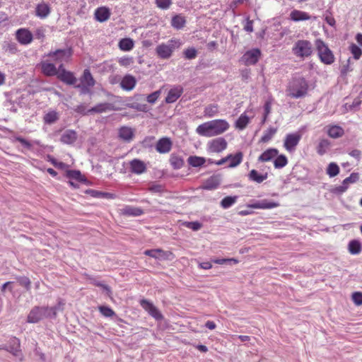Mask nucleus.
Segmentation results:
<instances>
[{"instance_id":"nucleus-44","label":"nucleus","mask_w":362,"mask_h":362,"mask_svg":"<svg viewBox=\"0 0 362 362\" xmlns=\"http://www.w3.org/2000/svg\"><path fill=\"white\" fill-rule=\"evenodd\" d=\"M249 117L245 113L242 114L235 122V127L239 129H244L249 123Z\"/></svg>"},{"instance_id":"nucleus-64","label":"nucleus","mask_w":362,"mask_h":362,"mask_svg":"<svg viewBox=\"0 0 362 362\" xmlns=\"http://www.w3.org/2000/svg\"><path fill=\"white\" fill-rule=\"evenodd\" d=\"M35 37L37 39L42 40L45 38V29L43 28H39L35 30Z\"/></svg>"},{"instance_id":"nucleus-16","label":"nucleus","mask_w":362,"mask_h":362,"mask_svg":"<svg viewBox=\"0 0 362 362\" xmlns=\"http://www.w3.org/2000/svg\"><path fill=\"white\" fill-rule=\"evenodd\" d=\"M359 179V175L356 173H352L349 177L345 178L341 185L336 187V191L339 193H343L346 191L351 183H354Z\"/></svg>"},{"instance_id":"nucleus-11","label":"nucleus","mask_w":362,"mask_h":362,"mask_svg":"<svg viewBox=\"0 0 362 362\" xmlns=\"http://www.w3.org/2000/svg\"><path fill=\"white\" fill-rule=\"evenodd\" d=\"M16 38L20 44L25 45L32 42L33 36L28 29L19 28L16 32Z\"/></svg>"},{"instance_id":"nucleus-34","label":"nucleus","mask_w":362,"mask_h":362,"mask_svg":"<svg viewBox=\"0 0 362 362\" xmlns=\"http://www.w3.org/2000/svg\"><path fill=\"white\" fill-rule=\"evenodd\" d=\"M227 156H230L228 161H230L228 164L229 168H235L241 163L243 161V154L242 152H237L235 155L229 154Z\"/></svg>"},{"instance_id":"nucleus-9","label":"nucleus","mask_w":362,"mask_h":362,"mask_svg":"<svg viewBox=\"0 0 362 362\" xmlns=\"http://www.w3.org/2000/svg\"><path fill=\"white\" fill-rule=\"evenodd\" d=\"M141 306L155 320H160L163 319V315L159 310L149 300L142 299L140 301Z\"/></svg>"},{"instance_id":"nucleus-22","label":"nucleus","mask_w":362,"mask_h":362,"mask_svg":"<svg viewBox=\"0 0 362 362\" xmlns=\"http://www.w3.org/2000/svg\"><path fill=\"white\" fill-rule=\"evenodd\" d=\"M144 254L146 256L158 259H168L170 254L161 249H153L146 250L144 252Z\"/></svg>"},{"instance_id":"nucleus-27","label":"nucleus","mask_w":362,"mask_h":362,"mask_svg":"<svg viewBox=\"0 0 362 362\" xmlns=\"http://www.w3.org/2000/svg\"><path fill=\"white\" fill-rule=\"evenodd\" d=\"M77 139V133L74 130H66L62 135L60 141L65 144H72Z\"/></svg>"},{"instance_id":"nucleus-7","label":"nucleus","mask_w":362,"mask_h":362,"mask_svg":"<svg viewBox=\"0 0 362 362\" xmlns=\"http://www.w3.org/2000/svg\"><path fill=\"white\" fill-rule=\"evenodd\" d=\"M301 136L302 135L299 132L286 134L284 139V147L288 152H293L299 144Z\"/></svg>"},{"instance_id":"nucleus-58","label":"nucleus","mask_w":362,"mask_h":362,"mask_svg":"<svg viewBox=\"0 0 362 362\" xmlns=\"http://www.w3.org/2000/svg\"><path fill=\"white\" fill-rule=\"evenodd\" d=\"M160 90H156L149 94L146 98L147 101L151 104L155 103L158 98L160 97Z\"/></svg>"},{"instance_id":"nucleus-24","label":"nucleus","mask_w":362,"mask_h":362,"mask_svg":"<svg viewBox=\"0 0 362 362\" xmlns=\"http://www.w3.org/2000/svg\"><path fill=\"white\" fill-rule=\"evenodd\" d=\"M51 12L49 5L45 2L38 4L35 8V15L40 18H45Z\"/></svg>"},{"instance_id":"nucleus-28","label":"nucleus","mask_w":362,"mask_h":362,"mask_svg":"<svg viewBox=\"0 0 362 362\" xmlns=\"http://www.w3.org/2000/svg\"><path fill=\"white\" fill-rule=\"evenodd\" d=\"M6 351L11 353L15 356H18L21 355V343L20 340L16 337H13L10 339V344Z\"/></svg>"},{"instance_id":"nucleus-15","label":"nucleus","mask_w":362,"mask_h":362,"mask_svg":"<svg viewBox=\"0 0 362 362\" xmlns=\"http://www.w3.org/2000/svg\"><path fill=\"white\" fill-rule=\"evenodd\" d=\"M110 9L106 6L98 7L94 13L95 20L100 23L107 21L110 18Z\"/></svg>"},{"instance_id":"nucleus-13","label":"nucleus","mask_w":362,"mask_h":362,"mask_svg":"<svg viewBox=\"0 0 362 362\" xmlns=\"http://www.w3.org/2000/svg\"><path fill=\"white\" fill-rule=\"evenodd\" d=\"M261 55V52L259 49H252L246 52L243 56V60L247 65L255 64Z\"/></svg>"},{"instance_id":"nucleus-23","label":"nucleus","mask_w":362,"mask_h":362,"mask_svg":"<svg viewBox=\"0 0 362 362\" xmlns=\"http://www.w3.org/2000/svg\"><path fill=\"white\" fill-rule=\"evenodd\" d=\"M114 105L110 103H103L96 105L95 107L89 109L90 114L103 113L107 111L115 110Z\"/></svg>"},{"instance_id":"nucleus-40","label":"nucleus","mask_w":362,"mask_h":362,"mask_svg":"<svg viewBox=\"0 0 362 362\" xmlns=\"http://www.w3.org/2000/svg\"><path fill=\"white\" fill-rule=\"evenodd\" d=\"M205 158L199 156H189L187 159V162L189 165L192 167H200L205 163Z\"/></svg>"},{"instance_id":"nucleus-46","label":"nucleus","mask_w":362,"mask_h":362,"mask_svg":"<svg viewBox=\"0 0 362 362\" xmlns=\"http://www.w3.org/2000/svg\"><path fill=\"white\" fill-rule=\"evenodd\" d=\"M327 174L330 177H334L335 176H337L339 173V168L338 166V165L335 163H330L327 168Z\"/></svg>"},{"instance_id":"nucleus-47","label":"nucleus","mask_w":362,"mask_h":362,"mask_svg":"<svg viewBox=\"0 0 362 362\" xmlns=\"http://www.w3.org/2000/svg\"><path fill=\"white\" fill-rule=\"evenodd\" d=\"M218 112V107L216 104H210L204 109L205 115L212 117L215 116Z\"/></svg>"},{"instance_id":"nucleus-18","label":"nucleus","mask_w":362,"mask_h":362,"mask_svg":"<svg viewBox=\"0 0 362 362\" xmlns=\"http://www.w3.org/2000/svg\"><path fill=\"white\" fill-rule=\"evenodd\" d=\"M172 148V141L169 138L163 137L159 139L156 145V150L160 153H167Z\"/></svg>"},{"instance_id":"nucleus-33","label":"nucleus","mask_w":362,"mask_h":362,"mask_svg":"<svg viewBox=\"0 0 362 362\" xmlns=\"http://www.w3.org/2000/svg\"><path fill=\"white\" fill-rule=\"evenodd\" d=\"M80 81L81 84L88 85V86H94L95 83V81L88 69H86L83 71Z\"/></svg>"},{"instance_id":"nucleus-50","label":"nucleus","mask_w":362,"mask_h":362,"mask_svg":"<svg viewBox=\"0 0 362 362\" xmlns=\"http://www.w3.org/2000/svg\"><path fill=\"white\" fill-rule=\"evenodd\" d=\"M351 53L355 59H359L362 55V49L355 44H351L349 47Z\"/></svg>"},{"instance_id":"nucleus-26","label":"nucleus","mask_w":362,"mask_h":362,"mask_svg":"<svg viewBox=\"0 0 362 362\" xmlns=\"http://www.w3.org/2000/svg\"><path fill=\"white\" fill-rule=\"evenodd\" d=\"M326 128L328 136L333 139L341 137L344 134V130L339 125H329Z\"/></svg>"},{"instance_id":"nucleus-60","label":"nucleus","mask_w":362,"mask_h":362,"mask_svg":"<svg viewBox=\"0 0 362 362\" xmlns=\"http://www.w3.org/2000/svg\"><path fill=\"white\" fill-rule=\"evenodd\" d=\"M245 21L244 30L247 33L253 32V21L250 20L249 16H247L245 18Z\"/></svg>"},{"instance_id":"nucleus-42","label":"nucleus","mask_w":362,"mask_h":362,"mask_svg":"<svg viewBox=\"0 0 362 362\" xmlns=\"http://www.w3.org/2000/svg\"><path fill=\"white\" fill-rule=\"evenodd\" d=\"M277 128L270 127L268 128L261 137L260 141L263 143H267L272 139L274 135L276 133Z\"/></svg>"},{"instance_id":"nucleus-61","label":"nucleus","mask_w":362,"mask_h":362,"mask_svg":"<svg viewBox=\"0 0 362 362\" xmlns=\"http://www.w3.org/2000/svg\"><path fill=\"white\" fill-rule=\"evenodd\" d=\"M352 299L356 305H362V293L354 292L352 295Z\"/></svg>"},{"instance_id":"nucleus-55","label":"nucleus","mask_w":362,"mask_h":362,"mask_svg":"<svg viewBox=\"0 0 362 362\" xmlns=\"http://www.w3.org/2000/svg\"><path fill=\"white\" fill-rule=\"evenodd\" d=\"M74 111L83 115L90 114L89 109L87 108V105L85 104H80L77 105L75 107Z\"/></svg>"},{"instance_id":"nucleus-36","label":"nucleus","mask_w":362,"mask_h":362,"mask_svg":"<svg viewBox=\"0 0 362 362\" xmlns=\"http://www.w3.org/2000/svg\"><path fill=\"white\" fill-rule=\"evenodd\" d=\"M348 249L351 255H358L361 252L362 245L359 240H352L349 243Z\"/></svg>"},{"instance_id":"nucleus-56","label":"nucleus","mask_w":362,"mask_h":362,"mask_svg":"<svg viewBox=\"0 0 362 362\" xmlns=\"http://www.w3.org/2000/svg\"><path fill=\"white\" fill-rule=\"evenodd\" d=\"M170 163L175 169H179L181 166V158L178 156L172 155L170 158Z\"/></svg>"},{"instance_id":"nucleus-14","label":"nucleus","mask_w":362,"mask_h":362,"mask_svg":"<svg viewBox=\"0 0 362 362\" xmlns=\"http://www.w3.org/2000/svg\"><path fill=\"white\" fill-rule=\"evenodd\" d=\"M129 168L130 171L136 175H141L147 170L146 164L138 158H134L129 162Z\"/></svg>"},{"instance_id":"nucleus-3","label":"nucleus","mask_w":362,"mask_h":362,"mask_svg":"<svg viewBox=\"0 0 362 362\" xmlns=\"http://www.w3.org/2000/svg\"><path fill=\"white\" fill-rule=\"evenodd\" d=\"M52 315L54 317L57 316L56 307H34L29 313L27 322L28 323H37L42 320L44 317H47Z\"/></svg>"},{"instance_id":"nucleus-48","label":"nucleus","mask_w":362,"mask_h":362,"mask_svg":"<svg viewBox=\"0 0 362 362\" xmlns=\"http://www.w3.org/2000/svg\"><path fill=\"white\" fill-rule=\"evenodd\" d=\"M16 279L19 284L23 286L27 291L30 290L31 287V281L30 279L27 276H18Z\"/></svg>"},{"instance_id":"nucleus-39","label":"nucleus","mask_w":362,"mask_h":362,"mask_svg":"<svg viewBox=\"0 0 362 362\" xmlns=\"http://www.w3.org/2000/svg\"><path fill=\"white\" fill-rule=\"evenodd\" d=\"M66 176L69 179L76 180L78 182H84L86 179L79 170H69L66 173Z\"/></svg>"},{"instance_id":"nucleus-5","label":"nucleus","mask_w":362,"mask_h":362,"mask_svg":"<svg viewBox=\"0 0 362 362\" xmlns=\"http://www.w3.org/2000/svg\"><path fill=\"white\" fill-rule=\"evenodd\" d=\"M315 46L321 62L325 64H332L334 62V56L332 50L321 39L315 40Z\"/></svg>"},{"instance_id":"nucleus-57","label":"nucleus","mask_w":362,"mask_h":362,"mask_svg":"<svg viewBox=\"0 0 362 362\" xmlns=\"http://www.w3.org/2000/svg\"><path fill=\"white\" fill-rule=\"evenodd\" d=\"M361 104V100H360V98H355L352 103L350 104V105H348V103L346 104V107H346L348 110H356V109H358L360 105Z\"/></svg>"},{"instance_id":"nucleus-6","label":"nucleus","mask_w":362,"mask_h":362,"mask_svg":"<svg viewBox=\"0 0 362 362\" xmlns=\"http://www.w3.org/2000/svg\"><path fill=\"white\" fill-rule=\"evenodd\" d=\"M179 46V40H171L167 44L162 43L157 46L156 52L158 57L166 59L171 57L173 52Z\"/></svg>"},{"instance_id":"nucleus-49","label":"nucleus","mask_w":362,"mask_h":362,"mask_svg":"<svg viewBox=\"0 0 362 362\" xmlns=\"http://www.w3.org/2000/svg\"><path fill=\"white\" fill-rule=\"evenodd\" d=\"M98 310L105 317H112L115 315V311L110 307L100 305L98 307Z\"/></svg>"},{"instance_id":"nucleus-41","label":"nucleus","mask_w":362,"mask_h":362,"mask_svg":"<svg viewBox=\"0 0 362 362\" xmlns=\"http://www.w3.org/2000/svg\"><path fill=\"white\" fill-rule=\"evenodd\" d=\"M180 96V90L178 89H171L169 90L165 102L167 103H172L175 102Z\"/></svg>"},{"instance_id":"nucleus-29","label":"nucleus","mask_w":362,"mask_h":362,"mask_svg":"<svg viewBox=\"0 0 362 362\" xmlns=\"http://www.w3.org/2000/svg\"><path fill=\"white\" fill-rule=\"evenodd\" d=\"M279 151L276 148H270L264 151L258 158V161L268 162L277 156Z\"/></svg>"},{"instance_id":"nucleus-37","label":"nucleus","mask_w":362,"mask_h":362,"mask_svg":"<svg viewBox=\"0 0 362 362\" xmlns=\"http://www.w3.org/2000/svg\"><path fill=\"white\" fill-rule=\"evenodd\" d=\"M119 47L122 51H130L134 47V41L131 38H123L119 42Z\"/></svg>"},{"instance_id":"nucleus-19","label":"nucleus","mask_w":362,"mask_h":362,"mask_svg":"<svg viewBox=\"0 0 362 362\" xmlns=\"http://www.w3.org/2000/svg\"><path fill=\"white\" fill-rule=\"evenodd\" d=\"M119 213L124 216H139L144 214V211L139 207L125 206L119 210Z\"/></svg>"},{"instance_id":"nucleus-17","label":"nucleus","mask_w":362,"mask_h":362,"mask_svg":"<svg viewBox=\"0 0 362 362\" xmlns=\"http://www.w3.org/2000/svg\"><path fill=\"white\" fill-rule=\"evenodd\" d=\"M40 65L41 67L42 73L46 76H57L59 68L57 69L54 64L43 61L40 62Z\"/></svg>"},{"instance_id":"nucleus-30","label":"nucleus","mask_w":362,"mask_h":362,"mask_svg":"<svg viewBox=\"0 0 362 362\" xmlns=\"http://www.w3.org/2000/svg\"><path fill=\"white\" fill-rule=\"evenodd\" d=\"M331 147V142L327 139H321L316 146V152L320 156H323L327 153Z\"/></svg>"},{"instance_id":"nucleus-8","label":"nucleus","mask_w":362,"mask_h":362,"mask_svg":"<svg viewBox=\"0 0 362 362\" xmlns=\"http://www.w3.org/2000/svg\"><path fill=\"white\" fill-rule=\"evenodd\" d=\"M57 76L59 80L67 85H75L77 81L74 74L66 70L62 64L59 66V72Z\"/></svg>"},{"instance_id":"nucleus-51","label":"nucleus","mask_w":362,"mask_h":362,"mask_svg":"<svg viewBox=\"0 0 362 362\" xmlns=\"http://www.w3.org/2000/svg\"><path fill=\"white\" fill-rule=\"evenodd\" d=\"M351 61V58H349L346 63L341 66L340 72L341 76H346L348 73L353 70Z\"/></svg>"},{"instance_id":"nucleus-63","label":"nucleus","mask_w":362,"mask_h":362,"mask_svg":"<svg viewBox=\"0 0 362 362\" xmlns=\"http://www.w3.org/2000/svg\"><path fill=\"white\" fill-rule=\"evenodd\" d=\"M93 86H88V85L79 84L76 86V88H78L81 89V94H87L90 93V88Z\"/></svg>"},{"instance_id":"nucleus-54","label":"nucleus","mask_w":362,"mask_h":362,"mask_svg":"<svg viewBox=\"0 0 362 362\" xmlns=\"http://www.w3.org/2000/svg\"><path fill=\"white\" fill-rule=\"evenodd\" d=\"M185 57L188 59H192L197 57V51L194 47H189L184 52Z\"/></svg>"},{"instance_id":"nucleus-59","label":"nucleus","mask_w":362,"mask_h":362,"mask_svg":"<svg viewBox=\"0 0 362 362\" xmlns=\"http://www.w3.org/2000/svg\"><path fill=\"white\" fill-rule=\"evenodd\" d=\"M157 6L162 9H167L171 4L170 0H156Z\"/></svg>"},{"instance_id":"nucleus-25","label":"nucleus","mask_w":362,"mask_h":362,"mask_svg":"<svg viewBox=\"0 0 362 362\" xmlns=\"http://www.w3.org/2000/svg\"><path fill=\"white\" fill-rule=\"evenodd\" d=\"M221 181L219 175H212L204 182L203 188L209 190L215 189L220 185Z\"/></svg>"},{"instance_id":"nucleus-52","label":"nucleus","mask_w":362,"mask_h":362,"mask_svg":"<svg viewBox=\"0 0 362 362\" xmlns=\"http://www.w3.org/2000/svg\"><path fill=\"white\" fill-rule=\"evenodd\" d=\"M182 226H186L187 228L192 229L194 231L199 230L202 228V223L199 221H186L182 222Z\"/></svg>"},{"instance_id":"nucleus-31","label":"nucleus","mask_w":362,"mask_h":362,"mask_svg":"<svg viewBox=\"0 0 362 362\" xmlns=\"http://www.w3.org/2000/svg\"><path fill=\"white\" fill-rule=\"evenodd\" d=\"M310 18L311 16L308 13L299 10H293L290 13V19L295 22L308 21Z\"/></svg>"},{"instance_id":"nucleus-1","label":"nucleus","mask_w":362,"mask_h":362,"mask_svg":"<svg viewBox=\"0 0 362 362\" xmlns=\"http://www.w3.org/2000/svg\"><path fill=\"white\" fill-rule=\"evenodd\" d=\"M229 127L228 122L225 119H214L199 124L196 132L200 136L212 137L224 133Z\"/></svg>"},{"instance_id":"nucleus-38","label":"nucleus","mask_w":362,"mask_h":362,"mask_svg":"<svg viewBox=\"0 0 362 362\" xmlns=\"http://www.w3.org/2000/svg\"><path fill=\"white\" fill-rule=\"evenodd\" d=\"M238 196H228L224 197L220 203L221 206L223 209H228L232 206L238 200Z\"/></svg>"},{"instance_id":"nucleus-62","label":"nucleus","mask_w":362,"mask_h":362,"mask_svg":"<svg viewBox=\"0 0 362 362\" xmlns=\"http://www.w3.org/2000/svg\"><path fill=\"white\" fill-rule=\"evenodd\" d=\"M171 24L173 27L180 28L181 27V17L178 15L173 17L171 21Z\"/></svg>"},{"instance_id":"nucleus-45","label":"nucleus","mask_w":362,"mask_h":362,"mask_svg":"<svg viewBox=\"0 0 362 362\" xmlns=\"http://www.w3.org/2000/svg\"><path fill=\"white\" fill-rule=\"evenodd\" d=\"M59 119V115L56 111H50L44 116V122L46 124H52Z\"/></svg>"},{"instance_id":"nucleus-4","label":"nucleus","mask_w":362,"mask_h":362,"mask_svg":"<svg viewBox=\"0 0 362 362\" xmlns=\"http://www.w3.org/2000/svg\"><path fill=\"white\" fill-rule=\"evenodd\" d=\"M313 52L312 43L306 40H299L296 41L292 47V53L296 57L303 59L310 57Z\"/></svg>"},{"instance_id":"nucleus-21","label":"nucleus","mask_w":362,"mask_h":362,"mask_svg":"<svg viewBox=\"0 0 362 362\" xmlns=\"http://www.w3.org/2000/svg\"><path fill=\"white\" fill-rule=\"evenodd\" d=\"M279 206V204L275 202L263 199L259 202H257L252 204L248 205L249 207L252 209H270Z\"/></svg>"},{"instance_id":"nucleus-2","label":"nucleus","mask_w":362,"mask_h":362,"mask_svg":"<svg viewBox=\"0 0 362 362\" xmlns=\"http://www.w3.org/2000/svg\"><path fill=\"white\" fill-rule=\"evenodd\" d=\"M308 90L307 81L301 76L295 77L287 88L288 95L292 98H300L306 95Z\"/></svg>"},{"instance_id":"nucleus-35","label":"nucleus","mask_w":362,"mask_h":362,"mask_svg":"<svg viewBox=\"0 0 362 362\" xmlns=\"http://www.w3.org/2000/svg\"><path fill=\"white\" fill-rule=\"evenodd\" d=\"M248 177L253 182L262 183L267 178V173L259 174L257 170L253 169L248 174Z\"/></svg>"},{"instance_id":"nucleus-12","label":"nucleus","mask_w":362,"mask_h":362,"mask_svg":"<svg viewBox=\"0 0 362 362\" xmlns=\"http://www.w3.org/2000/svg\"><path fill=\"white\" fill-rule=\"evenodd\" d=\"M72 54L71 49H57L47 54L49 57L52 58L55 62H62L66 61Z\"/></svg>"},{"instance_id":"nucleus-10","label":"nucleus","mask_w":362,"mask_h":362,"mask_svg":"<svg viewBox=\"0 0 362 362\" xmlns=\"http://www.w3.org/2000/svg\"><path fill=\"white\" fill-rule=\"evenodd\" d=\"M227 141L223 137L212 139L208 143L209 150L214 153H220L227 148Z\"/></svg>"},{"instance_id":"nucleus-32","label":"nucleus","mask_w":362,"mask_h":362,"mask_svg":"<svg viewBox=\"0 0 362 362\" xmlns=\"http://www.w3.org/2000/svg\"><path fill=\"white\" fill-rule=\"evenodd\" d=\"M134 136V132L131 127H122L119 129V137L125 141H130L131 140H132Z\"/></svg>"},{"instance_id":"nucleus-20","label":"nucleus","mask_w":362,"mask_h":362,"mask_svg":"<svg viewBox=\"0 0 362 362\" xmlns=\"http://www.w3.org/2000/svg\"><path fill=\"white\" fill-rule=\"evenodd\" d=\"M136 84V80L134 76L127 74L120 81L121 88L127 91H130L134 88Z\"/></svg>"},{"instance_id":"nucleus-53","label":"nucleus","mask_w":362,"mask_h":362,"mask_svg":"<svg viewBox=\"0 0 362 362\" xmlns=\"http://www.w3.org/2000/svg\"><path fill=\"white\" fill-rule=\"evenodd\" d=\"M118 63L122 66H129L134 63V59L132 57H123L118 59Z\"/></svg>"},{"instance_id":"nucleus-43","label":"nucleus","mask_w":362,"mask_h":362,"mask_svg":"<svg viewBox=\"0 0 362 362\" xmlns=\"http://www.w3.org/2000/svg\"><path fill=\"white\" fill-rule=\"evenodd\" d=\"M274 165L275 168L280 169L285 167L288 163V159L286 156L280 155L275 157Z\"/></svg>"}]
</instances>
